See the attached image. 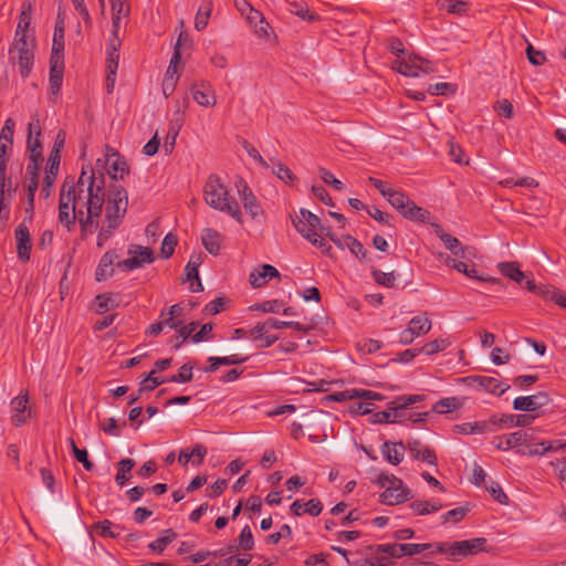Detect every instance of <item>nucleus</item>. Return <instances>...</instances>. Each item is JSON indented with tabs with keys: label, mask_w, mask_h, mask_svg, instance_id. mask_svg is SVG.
<instances>
[{
	"label": "nucleus",
	"mask_w": 566,
	"mask_h": 566,
	"mask_svg": "<svg viewBox=\"0 0 566 566\" xmlns=\"http://www.w3.org/2000/svg\"><path fill=\"white\" fill-rule=\"evenodd\" d=\"M344 243L345 248H347L356 258L365 259L366 250L358 240L347 234L344 235Z\"/></svg>",
	"instance_id": "59"
},
{
	"label": "nucleus",
	"mask_w": 566,
	"mask_h": 566,
	"mask_svg": "<svg viewBox=\"0 0 566 566\" xmlns=\"http://www.w3.org/2000/svg\"><path fill=\"white\" fill-rule=\"evenodd\" d=\"M116 301L111 294H99L95 298V311L103 314L115 307Z\"/></svg>",
	"instance_id": "55"
},
{
	"label": "nucleus",
	"mask_w": 566,
	"mask_h": 566,
	"mask_svg": "<svg viewBox=\"0 0 566 566\" xmlns=\"http://www.w3.org/2000/svg\"><path fill=\"white\" fill-rule=\"evenodd\" d=\"M41 133L40 118L38 115H34L28 126L27 149L30 157L40 158L42 156Z\"/></svg>",
	"instance_id": "15"
},
{
	"label": "nucleus",
	"mask_w": 566,
	"mask_h": 566,
	"mask_svg": "<svg viewBox=\"0 0 566 566\" xmlns=\"http://www.w3.org/2000/svg\"><path fill=\"white\" fill-rule=\"evenodd\" d=\"M64 29L62 27H55L53 43H52V53L50 59H64Z\"/></svg>",
	"instance_id": "51"
},
{
	"label": "nucleus",
	"mask_w": 566,
	"mask_h": 566,
	"mask_svg": "<svg viewBox=\"0 0 566 566\" xmlns=\"http://www.w3.org/2000/svg\"><path fill=\"white\" fill-rule=\"evenodd\" d=\"M195 102L203 107H213L217 104V96L209 83L202 82L191 87Z\"/></svg>",
	"instance_id": "20"
},
{
	"label": "nucleus",
	"mask_w": 566,
	"mask_h": 566,
	"mask_svg": "<svg viewBox=\"0 0 566 566\" xmlns=\"http://www.w3.org/2000/svg\"><path fill=\"white\" fill-rule=\"evenodd\" d=\"M192 365L190 364H184L180 368L177 375H172L167 380L170 382H177V384H185L192 380L193 374H192Z\"/></svg>",
	"instance_id": "56"
},
{
	"label": "nucleus",
	"mask_w": 566,
	"mask_h": 566,
	"mask_svg": "<svg viewBox=\"0 0 566 566\" xmlns=\"http://www.w3.org/2000/svg\"><path fill=\"white\" fill-rule=\"evenodd\" d=\"M274 277H280V273L276 268L270 264H263L250 273L249 282L252 287L258 289L265 285Z\"/></svg>",
	"instance_id": "21"
},
{
	"label": "nucleus",
	"mask_w": 566,
	"mask_h": 566,
	"mask_svg": "<svg viewBox=\"0 0 566 566\" xmlns=\"http://www.w3.org/2000/svg\"><path fill=\"white\" fill-rule=\"evenodd\" d=\"M485 542L486 541L483 537L455 542H439L433 543V547L431 549L433 552L446 555L447 559L449 560L457 562L463 557L474 555L478 552L482 551V547L485 544Z\"/></svg>",
	"instance_id": "5"
},
{
	"label": "nucleus",
	"mask_w": 566,
	"mask_h": 566,
	"mask_svg": "<svg viewBox=\"0 0 566 566\" xmlns=\"http://www.w3.org/2000/svg\"><path fill=\"white\" fill-rule=\"evenodd\" d=\"M295 230L302 235L303 239L319 249L324 254L329 255L332 247L321 235L324 229L321 226L319 218L307 209H300V214L291 217Z\"/></svg>",
	"instance_id": "4"
},
{
	"label": "nucleus",
	"mask_w": 566,
	"mask_h": 566,
	"mask_svg": "<svg viewBox=\"0 0 566 566\" xmlns=\"http://www.w3.org/2000/svg\"><path fill=\"white\" fill-rule=\"evenodd\" d=\"M201 241H202L205 249L210 254L217 255L220 252L223 237L217 230L211 229V228H206L202 230Z\"/></svg>",
	"instance_id": "31"
},
{
	"label": "nucleus",
	"mask_w": 566,
	"mask_h": 566,
	"mask_svg": "<svg viewBox=\"0 0 566 566\" xmlns=\"http://www.w3.org/2000/svg\"><path fill=\"white\" fill-rule=\"evenodd\" d=\"M156 370H151L145 378L139 382V392L151 391L164 382L168 381L164 377L155 376Z\"/></svg>",
	"instance_id": "53"
},
{
	"label": "nucleus",
	"mask_w": 566,
	"mask_h": 566,
	"mask_svg": "<svg viewBox=\"0 0 566 566\" xmlns=\"http://www.w3.org/2000/svg\"><path fill=\"white\" fill-rule=\"evenodd\" d=\"M235 188L245 212L253 220L261 217L263 214L262 206L253 193L252 189L248 186L247 181L240 178L235 182Z\"/></svg>",
	"instance_id": "11"
},
{
	"label": "nucleus",
	"mask_w": 566,
	"mask_h": 566,
	"mask_svg": "<svg viewBox=\"0 0 566 566\" xmlns=\"http://www.w3.org/2000/svg\"><path fill=\"white\" fill-rule=\"evenodd\" d=\"M177 237L172 233H167L163 240V243H161V249H160V252H161V256L164 259H169L172 254H174V251H175V247L177 245Z\"/></svg>",
	"instance_id": "61"
},
{
	"label": "nucleus",
	"mask_w": 566,
	"mask_h": 566,
	"mask_svg": "<svg viewBox=\"0 0 566 566\" xmlns=\"http://www.w3.org/2000/svg\"><path fill=\"white\" fill-rule=\"evenodd\" d=\"M392 70L410 77H418L421 74L432 71L429 62L423 61L418 56H409L408 59L396 60L392 63Z\"/></svg>",
	"instance_id": "13"
},
{
	"label": "nucleus",
	"mask_w": 566,
	"mask_h": 566,
	"mask_svg": "<svg viewBox=\"0 0 566 566\" xmlns=\"http://www.w3.org/2000/svg\"><path fill=\"white\" fill-rule=\"evenodd\" d=\"M31 11L32 6L30 1H24L21 7V12L19 15V21L15 30L14 38H33L28 34L29 27L31 23Z\"/></svg>",
	"instance_id": "35"
},
{
	"label": "nucleus",
	"mask_w": 566,
	"mask_h": 566,
	"mask_svg": "<svg viewBox=\"0 0 566 566\" xmlns=\"http://www.w3.org/2000/svg\"><path fill=\"white\" fill-rule=\"evenodd\" d=\"M322 510L323 504L317 499H311L306 503H302L300 500H296L291 505V511L296 516H300L303 513H307L311 516H317L321 514Z\"/></svg>",
	"instance_id": "34"
},
{
	"label": "nucleus",
	"mask_w": 566,
	"mask_h": 566,
	"mask_svg": "<svg viewBox=\"0 0 566 566\" xmlns=\"http://www.w3.org/2000/svg\"><path fill=\"white\" fill-rule=\"evenodd\" d=\"M104 203V174L83 166L76 185L65 180L61 187L59 221L70 229L77 220L83 237L93 234L99 227Z\"/></svg>",
	"instance_id": "1"
},
{
	"label": "nucleus",
	"mask_w": 566,
	"mask_h": 566,
	"mask_svg": "<svg viewBox=\"0 0 566 566\" xmlns=\"http://www.w3.org/2000/svg\"><path fill=\"white\" fill-rule=\"evenodd\" d=\"M534 420L533 416L530 415H503L500 419V423L505 428L512 427H526Z\"/></svg>",
	"instance_id": "40"
},
{
	"label": "nucleus",
	"mask_w": 566,
	"mask_h": 566,
	"mask_svg": "<svg viewBox=\"0 0 566 566\" xmlns=\"http://www.w3.org/2000/svg\"><path fill=\"white\" fill-rule=\"evenodd\" d=\"M18 258L22 262L30 260L32 239L28 226L22 222L14 230Z\"/></svg>",
	"instance_id": "16"
},
{
	"label": "nucleus",
	"mask_w": 566,
	"mask_h": 566,
	"mask_svg": "<svg viewBox=\"0 0 566 566\" xmlns=\"http://www.w3.org/2000/svg\"><path fill=\"white\" fill-rule=\"evenodd\" d=\"M213 8L212 0H202L198 12L196 14L195 28L198 31H202L208 25L209 18Z\"/></svg>",
	"instance_id": "38"
},
{
	"label": "nucleus",
	"mask_w": 566,
	"mask_h": 566,
	"mask_svg": "<svg viewBox=\"0 0 566 566\" xmlns=\"http://www.w3.org/2000/svg\"><path fill=\"white\" fill-rule=\"evenodd\" d=\"M136 462L133 459H122L117 463V473L115 476V481L118 485L123 486L129 480V472L135 467Z\"/></svg>",
	"instance_id": "46"
},
{
	"label": "nucleus",
	"mask_w": 566,
	"mask_h": 566,
	"mask_svg": "<svg viewBox=\"0 0 566 566\" xmlns=\"http://www.w3.org/2000/svg\"><path fill=\"white\" fill-rule=\"evenodd\" d=\"M406 447L402 441L389 442L386 441L381 446V453L384 458L392 465H398L403 459V451Z\"/></svg>",
	"instance_id": "32"
},
{
	"label": "nucleus",
	"mask_w": 566,
	"mask_h": 566,
	"mask_svg": "<svg viewBox=\"0 0 566 566\" xmlns=\"http://www.w3.org/2000/svg\"><path fill=\"white\" fill-rule=\"evenodd\" d=\"M371 275L379 285L385 287H394L396 285V275L394 272L386 273L375 269L371 271Z\"/></svg>",
	"instance_id": "58"
},
{
	"label": "nucleus",
	"mask_w": 566,
	"mask_h": 566,
	"mask_svg": "<svg viewBox=\"0 0 566 566\" xmlns=\"http://www.w3.org/2000/svg\"><path fill=\"white\" fill-rule=\"evenodd\" d=\"M407 448L413 459L424 461L430 465H437L438 459L433 450L423 446L419 440H409Z\"/></svg>",
	"instance_id": "25"
},
{
	"label": "nucleus",
	"mask_w": 566,
	"mask_h": 566,
	"mask_svg": "<svg viewBox=\"0 0 566 566\" xmlns=\"http://www.w3.org/2000/svg\"><path fill=\"white\" fill-rule=\"evenodd\" d=\"M410 507L413 511V513L418 515H428L440 511L442 509V504L440 502L417 500L410 504Z\"/></svg>",
	"instance_id": "47"
},
{
	"label": "nucleus",
	"mask_w": 566,
	"mask_h": 566,
	"mask_svg": "<svg viewBox=\"0 0 566 566\" xmlns=\"http://www.w3.org/2000/svg\"><path fill=\"white\" fill-rule=\"evenodd\" d=\"M450 346V342L447 338H438L426 343L419 348L420 354L431 356L440 352L446 350Z\"/></svg>",
	"instance_id": "50"
},
{
	"label": "nucleus",
	"mask_w": 566,
	"mask_h": 566,
	"mask_svg": "<svg viewBox=\"0 0 566 566\" xmlns=\"http://www.w3.org/2000/svg\"><path fill=\"white\" fill-rule=\"evenodd\" d=\"M107 165L108 175L114 179L123 178L128 172L127 164L115 154L107 158Z\"/></svg>",
	"instance_id": "41"
},
{
	"label": "nucleus",
	"mask_w": 566,
	"mask_h": 566,
	"mask_svg": "<svg viewBox=\"0 0 566 566\" xmlns=\"http://www.w3.org/2000/svg\"><path fill=\"white\" fill-rule=\"evenodd\" d=\"M64 73V59H50V91L56 97L61 91Z\"/></svg>",
	"instance_id": "22"
},
{
	"label": "nucleus",
	"mask_w": 566,
	"mask_h": 566,
	"mask_svg": "<svg viewBox=\"0 0 566 566\" xmlns=\"http://www.w3.org/2000/svg\"><path fill=\"white\" fill-rule=\"evenodd\" d=\"M272 172L286 185H293L297 180L292 170L281 161L273 163Z\"/></svg>",
	"instance_id": "49"
},
{
	"label": "nucleus",
	"mask_w": 566,
	"mask_h": 566,
	"mask_svg": "<svg viewBox=\"0 0 566 566\" xmlns=\"http://www.w3.org/2000/svg\"><path fill=\"white\" fill-rule=\"evenodd\" d=\"M440 8L450 14L464 15L470 8V3L463 0H444Z\"/></svg>",
	"instance_id": "48"
},
{
	"label": "nucleus",
	"mask_w": 566,
	"mask_h": 566,
	"mask_svg": "<svg viewBox=\"0 0 566 566\" xmlns=\"http://www.w3.org/2000/svg\"><path fill=\"white\" fill-rule=\"evenodd\" d=\"M453 430L461 434H481L490 430L488 422L475 421L455 424Z\"/></svg>",
	"instance_id": "39"
},
{
	"label": "nucleus",
	"mask_w": 566,
	"mask_h": 566,
	"mask_svg": "<svg viewBox=\"0 0 566 566\" xmlns=\"http://www.w3.org/2000/svg\"><path fill=\"white\" fill-rule=\"evenodd\" d=\"M411 496L410 491L402 485L389 486L381 494V502L387 505H397Z\"/></svg>",
	"instance_id": "29"
},
{
	"label": "nucleus",
	"mask_w": 566,
	"mask_h": 566,
	"mask_svg": "<svg viewBox=\"0 0 566 566\" xmlns=\"http://www.w3.org/2000/svg\"><path fill=\"white\" fill-rule=\"evenodd\" d=\"M527 433L525 431H515L510 434L495 437L493 444L496 449L507 451L512 448L522 446L526 441Z\"/></svg>",
	"instance_id": "26"
},
{
	"label": "nucleus",
	"mask_w": 566,
	"mask_h": 566,
	"mask_svg": "<svg viewBox=\"0 0 566 566\" xmlns=\"http://www.w3.org/2000/svg\"><path fill=\"white\" fill-rule=\"evenodd\" d=\"M117 260L118 255L116 252L108 251L104 253L95 271L96 281L101 282L113 276Z\"/></svg>",
	"instance_id": "23"
},
{
	"label": "nucleus",
	"mask_w": 566,
	"mask_h": 566,
	"mask_svg": "<svg viewBox=\"0 0 566 566\" xmlns=\"http://www.w3.org/2000/svg\"><path fill=\"white\" fill-rule=\"evenodd\" d=\"M319 177L326 184L332 186L335 190H343L344 184L334 177V175L326 168H319Z\"/></svg>",
	"instance_id": "64"
},
{
	"label": "nucleus",
	"mask_w": 566,
	"mask_h": 566,
	"mask_svg": "<svg viewBox=\"0 0 566 566\" xmlns=\"http://www.w3.org/2000/svg\"><path fill=\"white\" fill-rule=\"evenodd\" d=\"M459 406H460V402L455 397H449V398H443V399L439 400L434 405L433 409L438 413H448V412H451V411L458 409Z\"/></svg>",
	"instance_id": "60"
},
{
	"label": "nucleus",
	"mask_w": 566,
	"mask_h": 566,
	"mask_svg": "<svg viewBox=\"0 0 566 566\" xmlns=\"http://www.w3.org/2000/svg\"><path fill=\"white\" fill-rule=\"evenodd\" d=\"M112 6V32L119 34L122 20L129 14V7L126 0H109Z\"/></svg>",
	"instance_id": "33"
},
{
	"label": "nucleus",
	"mask_w": 566,
	"mask_h": 566,
	"mask_svg": "<svg viewBox=\"0 0 566 566\" xmlns=\"http://www.w3.org/2000/svg\"><path fill=\"white\" fill-rule=\"evenodd\" d=\"M282 304L277 300L265 301L250 306L251 311H261L263 313H280Z\"/></svg>",
	"instance_id": "62"
},
{
	"label": "nucleus",
	"mask_w": 566,
	"mask_h": 566,
	"mask_svg": "<svg viewBox=\"0 0 566 566\" xmlns=\"http://www.w3.org/2000/svg\"><path fill=\"white\" fill-rule=\"evenodd\" d=\"M28 403H29V398H28L27 394L19 395L11 400V409H12L11 419H12V422L14 426L19 427L25 422V420H27L25 412L28 410Z\"/></svg>",
	"instance_id": "30"
},
{
	"label": "nucleus",
	"mask_w": 566,
	"mask_h": 566,
	"mask_svg": "<svg viewBox=\"0 0 566 566\" xmlns=\"http://www.w3.org/2000/svg\"><path fill=\"white\" fill-rule=\"evenodd\" d=\"M475 387L493 395H503L510 386L490 376H472L468 378Z\"/></svg>",
	"instance_id": "19"
},
{
	"label": "nucleus",
	"mask_w": 566,
	"mask_h": 566,
	"mask_svg": "<svg viewBox=\"0 0 566 566\" xmlns=\"http://www.w3.org/2000/svg\"><path fill=\"white\" fill-rule=\"evenodd\" d=\"M203 200L213 210L227 213L238 223H243L240 205L217 175H210L203 187Z\"/></svg>",
	"instance_id": "2"
},
{
	"label": "nucleus",
	"mask_w": 566,
	"mask_h": 566,
	"mask_svg": "<svg viewBox=\"0 0 566 566\" xmlns=\"http://www.w3.org/2000/svg\"><path fill=\"white\" fill-rule=\"evenodd\" d=\"M69 441L75 459L83 464L86 471H92L94 464L92 461H90L87 451L85 449H78L75 441L72 438Z\"/></svg>",
	"instance_id": "54"
},
{
	"label": "nucleus",
	"mask_w": 566,
	"mask_h": 566,
	"mask_svg": "<svg viewBox=\"0 0 566 566\" xmlns=\"http://www.w3.org/2000/svg\"><path fill=\"white\" fill-rule=\"evenodd\" d=\"M60 161H61V159L49 157L48 166H46L45 175H44V179H43V185H42V189H41V196L44 199H48L51 195L52 187L54 185V181H55L57 172H59Z\"/></svg>",
	"instance_id": "28"
},
{
	"label": "nucleus",
	"mask_w": 566,
	"mask_h": 566,
	"mask_svg": "<svg viewBox=\"0 0 566 566\" xmlns=\"http://www.w3.org/2000/svg\"><path fill=\"white\" fill-rule=\"evenodd\" d=\"M34 38H14L10 48V60L18 64L20 75L27 78L34 63Z\"/></svg>",
	"instance_id": "6"
},
{
	"label": "nucleus",
	"mask_w": 566,
	"mask_h": 566,
	"mask_svg": "<svg viewBox=\"0 0 566 566\" xmlns=\"http://www.w3.org/2000/svg\"><path fill=\"white\" fill-rule=\"evenodd\" d=\"M368 181L380 192L382 197L387 198L390 206L392 205V202H395L396 198L401 193L400 190L392 189L387 185V182L380 179L369 177Z\"/></svg>",
	"instance_id": "45"
},
{
	"label": "nucleus",
	"mask_w": 566,
	"mask_h": 566,
	"mask_svg": "<svg viewBox=\"0 0 566 566\" xmlns=\"http://www.w3.org/2000/svg\"><path fill=\"white\" fill-rule=\"evenodd\" d=\"M254 547V538L250 526L245 525L238 537V548L251 551Z\"/></svg>",
	"instance_id": "57"
},
{
	"label": "nucleus",
	"mask_w": 566,
	"mask_h": 566,
	"mask_svg": "<svg viewBox=\"0 0 566 566\" xmlns=\"http://www.w3.org/2000/svg\"><path fill=\"white\" fill-rule=\"evenodd\" d=\"M436 234L443 242L444 247L457 258L462 260L469 259L472 253V248L463 247L461 242L453 235L443 231L439 226L436 227Z\"/></svg>",
	"instance_id": "17"
},
{
	"label": "nucleus",
	"mask_w": 566,
	"mask_h": 566,
	"mask_svg": "<svg viewBox=\"0 0 566 566\" xmlns=\"http://www.w3.org/2000/svg\"><path fill=\"white\" fill-rule=\"evenodd\" d=\"M129 258L118 261L116 266L123 271H133L149 264L154 261V252L150 248L142 245H133L128 250Z\"/></svg>",
	"instance_id": "10"
},
{
	"label": "nucleus",
	"mask_w": 566,
	"mask_h": 566,
	"mask_svg": "<svg viewBox=\"0 0 566 566\" xmlns=\"http://www.w3.org/2000/svg\"><path fill=\"white\" fill-rule=\"evenodd\" d=\"M391 207L407 220L421 223H427L430 220V212L416 205V202L402 191L396 198L395 202H392Z\"/></svg>",
	"instance_id": "8"
},
{
	"label": "nucleus",
	"mask_w": 566,
	"mask_h": 566,
	"mask_svg": "<svg viewBox=\"0 0 566 566\" xmlns=\"http://www.w3.org/2000/svg\"><path fill=\"white\" fill-rule=\"evenodd\" d=\"M352 392L354 394V399L363 400V401H373V400H381L382 396L379 392L367 390V389H357L352 388Z\"/></svg>",
	"instance_id": "63"
},
{
	"label": "nucleus",
	"mask_w": 566,
	"mask_h": 566,
	"mask_svg": "<svg viewBox=\"0 0 566 566\" xmlns=\"http://www.w3.org/2000/svg\"><path fill=\"white\" fill-rule=\"evenodd\" d=\"M201 259L199 255H192L185 268L186 280L190 281V291L200 292L203 290L201 281L199 279V266Z\"/></svg>",
	"instance_id": "27"
},
{
	"label": "nucleus",
	"mask_w": 566,
	"mask_h": 566,
	"mask_svg": "<svg viewBox=\"0 0 566 566\" xmlns=\"http://www.w3.org/2000/svg\"><path fill=\"white\" fill-rule=\"evenodd\" d=\"M433 544H412V543H388L379 545L377 551L387 554L394 558H400L402 556H413L422 553L423 551L431 549Z\"/></svg>",
	"instance_id": "12"
},
{
	"label": "nucleus",
	"mask_w": 566,
	"mask_h": 566,
	"mask_svg": "<svg viewBox=\"0 0 566 566\" xmlns=\"http://www.w3.org/2000/svg\"><path fill=\"white\" fill-rule=\"evenodd\" d=\"M179 75L177 70L167 67L165 78L163 81V93L166 97H169L176 90Z\"/></svg>",
	"instance_id": "52"
},
{
	"label": "nucleus",
	"mask_w": 566,
	"mask_h": 566,
	"mask_svg": "<svg viewBox=\"0 0 566 566\" xmlns=\"http://www.w3.org/2000/svg\"><path fill=\"white\" fill-rule=\"evenodd\" d=\"M273 329L271 325V319L269 318L265 322L256 324L253 328L249 331V337L253 340H261V347H270L273 345L279 337L274 335H269V332Z\"/></svg>",
	"instance_id": "24"
},
{
	"label": "nucleus",
	"mask_w": 566,
	"mask_h": 566,
	"mask_svg": "<svg viewBox=\"0 0 566 566\" xmlns=\"http://www.w3.org/2000/svg\"><path fill=\"white\" fill-rule=\"evenodd\" d=\"M128 197L122 187H115L108 195L105 206V220L97 234V245L103 247L113 235L127 211Z\"/></svg>",
	"instance_id": "3"
},
{
	"label": "nucleus",
	"mask_w": 566,
	"mask_h": 566,
	"mask_svg": "<svg viewBox=\"0 0 566 566\" xmlns=\"http://www.w3.org/2000/svg\"><path fill=\"white\" fill-rule=\"evenodd\" d=\"M176 537L177 534L171 528L165 530L157 539L148 544V547L154 552L163 553Z\"/></svg>",
	"instance_id": "43"
},
{
	"label": "nucleus",
	"mask_w": 566,
	"mask_h": 566,
	"mask_svg": "<svg viewBox=\"0 0 566 566\" xmlns=\"http://www.w3.org/2000/svg\"><path fill=\"white\" fill-rule=\"evenodd\" d=\"M421 395L401 396L396 398L391 406L382 411L375 412L373 415V423H392L401 419L405 415V409L418 401L422 400Z\"/></svg>",
	"instance_id": "7"
},
{
	"label": "nucleus",
	"mask_w": 566,
	"mask_h": 566,
	"mask_svg": "<svg viewBox=\"0 0 566 566\" xmlns=\"http://www.w3.org/2000/svg\"><path fill=\"white\" fill-rule=\"evenodd\" d=\"M14 120L8 118L0 132V159H7V151L11 148L13 143Z\"/></svg>",
	"instance_id": "36"
},
{
	"label": "nucleus",
	"mask_w": 566,
	"mask_h": 566,
	"mask_svg": "<svg viewBox=\"0 0 566 566\" xmlns=\"http://www.w3.org/2000/svg\"><path fill=\"white\" fill-rule=\"evenodd\" d=\"M539 446L542 447V450H538L537 448H531L527 452H522V454H527L528 457H534V455H543L549 451H558L562 449H566V441L565 442H563L560 440L541 441Z\"/></svg>",
	"instance_id": "42"
},
{
	"label": "nucleus",
	"mask_w": 566,
	"mask_h": 566,
	"mask_svg": "<svg viewBox=\"0 0 566 566\" xmlns=\"http://www.w3.org/2000/svg\"><path fill=\"white\" fill-rule=\"evenodd\" d=\"M206 455L207 448L202 444H196L190 452L181 450L178 460L184 465H187L190 461H192L193 465H199L202 463Z\"/></svg>",
	"instance_id": "37"
},
{
	"label": "nucleus",
	"mask_w": 566,
	"mask_h": 566,
	"mask_svg": "<svg viewBox=\"0 0 566 566\" xmlns=\"http://www.w3.org/2000/svg\"><path fill=\"white\" fill-rule=\"evenodd\" d=\"M549 402L546 392H537L531 396H520L513 401V408L521 411H535Z\"/></svg>",
	"instance_id": "18"
},
{
	"label": "nucleus",
	"mask_w": 566,
	"mask_h": 566,
	"mask_svg": "<svg viewBox=\"0 0 566 566\" xmlns=\"http://www.w3.org/2000/svg\"><path fill=\"white\" fill-rule=\"evenodd\" d=\"M497 266L504 276H507L516 283H521L525 279V274L520 270L516 262H501Z\"/></svg>",
	"instance_id": "44"
},
{
	"label": "nucleus",
	"mask_w": 566,
	"mask_h": 566,
	"mask_svg": "<svg viewBox=\"0 0 566 566\" xmlns=\"http://www.w3.org/2000/svg\"><path fill=\"white\" fill-rule=\"evenodd\" d=\"M432 327L431 319L427 313H422L412 317L407 327L399 334V342L402 345L411 344L416 338L423 336L430 332Z\"/></svg>",
	"instance_id": "9"
},
{
	"label": "nucleus",
	"mask_w": 566,
	"mask_h": 566,
	"mask_svg": "<svg viewBox=\"0 0 566 566\" xmlns=\"http://www.w3.org/2000/svg\"><path fill=\"white\" fill-rule=\"evenodd\" d=\"M122 44V40L119 34L116 32H112L108 44H107V90L112 92L115 83V76L118 69L119 61V48Z\"/></svg>",
	"instance_id": "14"
}]
</instances>
